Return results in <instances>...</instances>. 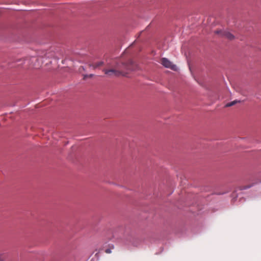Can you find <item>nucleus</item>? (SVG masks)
<instances>
[{
    "label": "nucleus",
    "instance_id": "obj_9",
    "mask_svg": "<svg viewBox=\"0 0 261 261\" xmlns=\"http://www.w3.org/2000/svg\"><path fill=\"white\" fill-rule=\"evenodd\" d=\"M251 187V186H244L243 188H242L241 189L243 190V189H248L249 188Z\"/></svg>",
    "mask_w": 261,
    "mask_h": 261
},
{
    "label": "nucleus",
    "instance_id": "obj_8",
    "mask_svg": "<svg viewBox=\"0 0 261 261\" xmlns=\"http://www.w3.org/2000/svg\"><path fill=\"white\" fill-rule=\"evenodd\" d=\"M93 74H84V77L83 79L84 80H86L87 78L88 77H92L93 76Z\"/></svg>",
    "mask_w": 261,
    "mask_h": 261
},
{
    "label": "nucleus",
    "instance_id": "obj_1",
    "mask_svg": "<svg viewBox=\"0 0 261 261\" xmlns=\"http://www.w3.org/2000/svg\"><path fill=\"white\" fill-rule=\"evenodd\" d=\"M116 66H119L120 69L123 71L121 75H125L129 71L135 70V66L132 60H129L127 62H117L115 64Z\"/></svg>",
    "mask_w": 261,
    "mask_h": 261
},
{
    "label": "nucleus",
    "instance_id": "obj_11",
    "mask_svg": "<svg viewBox=\"0 0 261 261\" xmlns=\"http://www.w3.org/2000/svg\"><path fill=\"white\" fill-rule=\"evenodd\" d=\"M79 70L80 72H82V71H84L85 70V68H84V67L83 66H81L80 68H79Z\"/></svg>",
    "mask_w": 261,
    "mask_h": 261
},
{
    "label": "nucleus",
    "instance_id": "obj_2",
    "mask_svg": "<svg viewBox=\"0 0 261 261\" xmlns=\"http://www.w3.org/2000/svg\"><path fill=\"white\" fill-rule=\"evenodd\" d=\"M121 68L120 66H116L115 64L114 66H112L110 69H104L103 71L108 76H118L121 75L123 71L121 69H120Z\"/></svg>",
    "mask_w": 261,
    "mask_h": 261
},
{
    "label": "nucleus",
    "instance_id": "obj_7",
    "mask_svg": "<svg viewBox=\"0 0 261 261\" xmlns=\"http://www.w3.org/2000/svg\"><path fill=\"white\" fill-rule=\"evenodd\" d=\"M240 101H238V100H235L234 101H232L231 102H228L227 103L226 105H225V107H231L233 105H234L235 104L237 103L238 102H239Z\"/></svg>",
    "mask_w": 261,
    "mask_h": 261
},
{
    "label": "nucleus",
    "instance_id": "obj_3",
    "mask_svg": "<svg viewBox=\"0 0 261 261\" xmlns=\"http://www.w3.org/2000/svg\"><path fill=\"white\" fill-rule=\"evenodd\" d=\"M24 64L30 68H39L40 66L39 59L36 57L27 58L24 60Z\"/></svg>",
    "mask_w": 261,
    "mask_h": 261
},
{
    "label": "nucleus",
    "instance_id": "obj_12",
    "mask_svg": "<svg viewBox=\"0 0 261 261\" xmlns=\"http://www.w3.org/2000/svg\"><path fill=\"white\" fill-rule=\"evenodd\" d=\"M45 57L46 58H49V57H50V56L49 55V53H47V54H45Z\"/></svg>",
    "mask_w": 261,
    "mask_h": 261
},
{
    "label": "nucleus",
    "instance_id": "obj_6",
    "mask_svg": "<svg viewBox=\"0 0 261 261\" xmlns=\"http://www.w3.org/2000/svg\"><path fill=\"white\" fill-rule=\"evenodd\" d=\"M104 64V62L103 61H99L96 63H94L91 64H89V67H91L93 69H96V68H98Z\"/></svg>",
    "mask_w": 261,
    "mask_h": 261
},
{
    "label": "nucleus",
    "instance_id": "obj_10",
    "mask_svg": "<svg viewBox=\"0 0 261 261\" xmlns=\"http://www.w3.org/2000/svg\"><path fill=\"white\" fill-rule=\"evenodd\" d=\"M105 252L107 253H111V249H107L105 251Z\"/></svg>",
    "mask_w": 261,
    "mask_h": 261
},
{
    "label": "nucleus",
    "instance_id": "obj_5",
    "mask_svg": "<svg viewBox=\"0 0 261 261\" xmlns=\"http://www.w3.org/2000/svg\"><path fill=\"white\" fill-rule=\"evenodd\" d=\"M216 33L220 34L229 40H232L234 38V36L229 32L223 31L222 30H218L216 31Z\"/></svg>",
    "mask_w": 261,
    "mask_h": 261
},
{
    "label": "nucleus",
    "instance_id": "obj_4",
    "mask_svg": "<svg viewBox=\"0 0 261 261\" xmlns=\"http://www.w3.org/2000/svg\"><path fill=\"white\" fill-rule=\"evenodd\" d=\"M160 63L161 64L166 68H170L173 70H176L177 67L175 65L172 64V63L166 58H163L161 60Z\"/></svg>",
    "mask_w": 261,
    "mask_h": 261
}]
</instances>
